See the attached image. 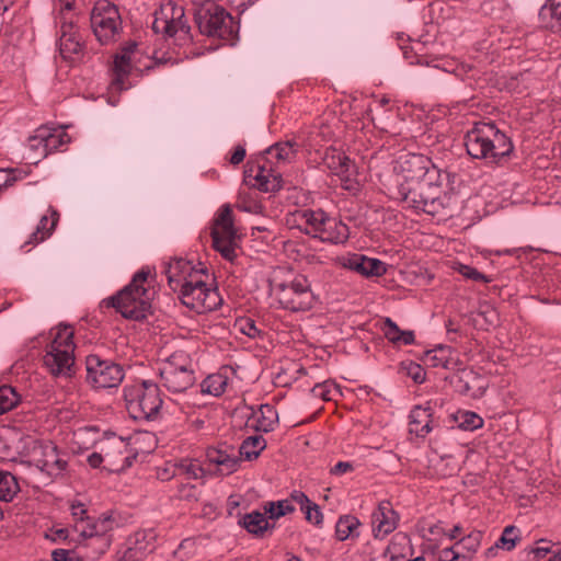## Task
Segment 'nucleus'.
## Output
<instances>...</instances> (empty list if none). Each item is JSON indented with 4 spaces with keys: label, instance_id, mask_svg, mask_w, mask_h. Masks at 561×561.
Wrapping results in <instances>:
<instances>
[{
    "label": "nucleus",
    "instance_id": "nucleus-1",
    "mask_svg": "<svg viewBox=\"0 0 561 561\" xmlns=\"http://www.w3.org/2000/svg\"><path fill=\"white\" fill-rule=\"evenodd\" d=\"M442 170H433L424 181L413 186L398 187V198L408 207L431 216L439 215L446 207V194L442 191Z\"/></svg>",
    "mask_w": 561,
    "mask_h": 561
},
{
    "label": "nucleus",
    "instance_id": "nucleus-2",
    "mask_svg": "<svg viewBox=\"0 0 561 561\" xmlns=\"http://www.w3.org/2000/svg\"><path fill=\"white\" fill-rule=\"evenodd\" d=\"M153 293L144 283H128L115 295L104 298L100 308H113L124 319L142 321L152 313Z\"/></svg>",
    "mask_w": 561,
    "mask_h": 561
},
{
    "label": "nucleus",
    "instance_id": "nucleus-3",
    "mask_svg": "<svg viewBox=\"0 0 561 561\" xmlns=\"http://www.w3.org/2000/svg\"><path fill=\"white\" fill-rule=\"evenodd\" d=\"M124 400L129 416L136 421H154L163 404L157 383L144 380L124 388Z\"/></svg>",
    "mask_w": 561,
    "mask_h": 561
},
{
    "label": "nucleus",
    "instance_id": "nucleus-4",
    "mask_svg": "<svg viewBox=\"0 0 561 561\" xmlns=\"http://www.w3.org/2000/svg\"><path fill=\"white\" fill-rule=\"evenodd\" d=\"M194 21L202 35L232 42L238 33L233 18L215 1H204L194 11Z\"/></svg>",
    "mask_w": 561,
    "mask_h": 561
},
{
    "label": "nucleus",
    "instance_id": "nucleus-5",
    "mask_svg": "<svg viewBox=\"0 0 561 561\" xmlns=\"http://www.w3.org/2000/svg\"><path fill=\"white\" fill-rule=\"evenodd\" d=\"M73 331L70 325H59L58 332L46 347L43 363L55 377H70L75 364Z\"/></svg>",
    "mask_w": 561,
    "mask_h": 561
},
{
    "label": "nucleus",
    "instance_id": "nucleus-6",
    "mask_svg": "<svg viewBox=\"0 0 561 561\" xmlns=\"http://www.w3.org/2000/svg\"><path fill=\"white\" fill-rule=\"evenodd\" d=\"M91 28L102 44L117 39L122 31V19L117 7L108 0H98L90 14Z\"/></svg>",
    "mask_w": 561,
    "mask_h": 561
},
{
    "label": "nucleus",
    "instance_id": "nucleus-7",
    "mask_svg": "<svg viewBox=\"0 0 561 561\" xmlns=\"http://www.w3.org/2000/svg\"><path fill=\"white\" fill-rule=\"evenodd\" d=\"M217 283H182L180 299L183 305L197 313L216 310L222 304Z\"/></svg>",
    "mask_w": 561,
    "mask_h": 561
},
{
    "label": "nucleus",
    "instance_id": "nucleus-8",
    "mask_svg": "<svg viewBox=\"0 0 561 561\" xmlns=\"http://www.w3.org/2000/svg\"><path fill=\"white\" fill-rule=\"evenodd\" d=\"M213 247L231 265L237 257V230L233 225L232 209L229 205L220 208L211 229Z\"/></svg>",
    "mask_w": 561,
    "mask_h": 561
},
{
    "label": "nucleus",
    "instance_id": "nucleus-9",
    "mask_svg": "<svg viewBox=\"0 0 561 561\" xmlns=\"http://www.w3.org/2000/svg\"><path fill=\"white\" fill-rule=\"evenodd\" d=\"M87 382L94 389L118 387L125 376L122 365L91 354L85 358Z\"/></svg>",
    "mask_w": 561,
    "mask_h": 561
},
{
    "label": "nucleus",
    "instance_id": "nucleus-10",
    "mask_svg": "<svg viewBox=\"0 0 561 561\" xmlns=\"http://www.w3.org/2000/svg\"><path fill=\"white\" fill-rule=\"evenodd\" d=\"M160 377L168 391L185 392L195 383V374L191 363L183 354H173L160 368Z\"/></svg>",
    "mask_w": 561,
    "mask_h": 561
},
{
    "label": "nucleus",
    "instance_id": "nucleus-11",
    "mask_svg": "<svg viewBox=\"0 0 561 561\" xmlns=\"http://www.w3.org/2000/svg\"><path fill=\"white\" fill-rule=\"evenodd\" d=\"M268 288L282 307L290 311L309 310L316 300L308 283H268Z\"/></svg>",
    "mask_w": 561,
    "mask_h": 561
},
{
    "label": "nucleus",
    "instance_id": "nucleus-12",
    "mask_svg": "<svg viewBox=\"0 0 561 561\" xmlns=\"http://www.w3.org/2000/svg\"><path fill=\"white\" fill-rule=\"evenodd\" d=\"M400 169L403 181L398 187L404 188L424 181L433 170H440L428 157L417 153L407 154L400 162Z\"/></svg>",
    "mask_w": 561,
    "mask_h": 561
},
{
    "label": "nucleus",
    "instance_id": "nucleus-13",
    "mask_svg": "<svg viewBox=\"0 0 561 561\" xmlns=\"http://www.w3.org/2000/svg\"><path fill=\"white\" fill-rule=\"evenodd\" d=\"M342 266L366 278L381 277L389 275V271H394L392 265H388L379 259L369 257L360 253H354L347 257H343Z\"/></svg>",
    "mask_w": 561,
    "mask_h": 561
},
{
    "label": "nucleus",
    "instance_id": "nucleus-14",
    "mask_svg": "<svg viewBox=\"0 0 561 561\" xmlns=\"http://www.w3.org/2000/svg\"><path fill=\"white\" fill-rule=\"evenodd\" d=\"M152 530H138L126 539L125 549L118 551L121 561H140L154 549Z\"/></svg>",
    "mask_w": 561,
    "mask_h": 561
},
{
    "label": "nucleus",
    "instance_id": "nucleus-15",
    "mask_svg": "<svg viewBox=\"0 0 561 561\" xmlns=\"http://www.w3.org/2000/svg\"><path fill=\"white\" fill-rule=\"evenodd\" d=\"M244 182L265 193H275L283 187L280 173L267 168L266 164L257 165L255 174H253V167L247 168L244 170Z\"/></svg>",
    "mask_w": 561,
    "mask_h": 561
},
{
    "label": "nucleus",
    "instance_id": "nucleus-16",
    "mask_svg": "<svg viewBox=\"0 0 561 561\" xmlns=\"http://www.w3.org/2000/svg\"><path fill=\"white\" fill-rule=\"evenodd\" d=\"M208 267L198 262L196 265L185 259H173L164 270L167 280H202V277H208Z\"/></svg>",
    "mask_w": 561,
    "mask_h": 561
},
{
    "label": "nucleus",
    "instance_id": "nucleus-17",
    "mask_svg": "<svg viewBox=\"0 0 561 561\" xmlns=\"http://www.w3.org/2000/svg\"><path fill=\"white\" fill-rule=\"evenodd\" d=\"M491 124L476 123L466 135L465 146L469 156L474 159L488 158L491 152Z\"/></svg>",
    "mask_w": 561,
    "mask_h": 561
},
{
    "label": "nucleus",
    "instance_id": "nucleus-18",
    "mask_svg": "<svg viewBox=\"0 0 561 561\" xmlns=\"http://www.w3.org/2000/svg\"><path fill=\"white\" fill-rule=\"evenodd\" d=\"M398 519L399 516L391 507L390 502H380L371 515L374 537L382 539L392 533L397 528Z\"/></svg>",
    "mask_w": 561,
    "mask_h": 561
},
{
    "label": "nucleus",
    "instance_id": "nucleus-19",
    "mask_svg": "<svg viewBox=\"0 0 561 561\" xmlns=\"http://www.w3.org/2000/svg\"><path fill=\"white\" fill-rule=\"evenodd\" d=\"M323 164L342 181L347 182L353 175L354 163L339 149H327L323 157Z\"/></svg>",
    "mask_w": 561,
    "mask_h": 561
},
{
    "label": "nucleus",
    "instance_id": "nucleus-20",
    "mask_svg": "<svg viewBox=\"0 0 561 561\" xmlns=\"http://www.w3.org/2000/svg\"><path fill=\"white\" fill-rule=\"evenodd\" d=\"M174 15L183 16V7L172 0H163L159 10L154 12L153 32L156 34L170 32V22L174 20Z\"/></svg>",
    "mask_w": 561,
    "mask_h": 561
},
{
    "label": "nucleus",
    "instance_id": "nucleus-21",
    "mask_svg": "<svg viewBox=\"0 0 561 561\" xmlns=\"http://www.w3.org/2000/svg\"><path fill=\"white\" fill-rule=\"evenodd\" d=\"M316 238L334 244L344 243L350 238V229L341 220L328 216Z\"/></svg>",
    "mask_w": 561,
    "mask_h": 561
},
{
    "label": "nucleus",
    "instance_id": "nucleus-22",
    "mask_svg": "<svg viewBox=\"0 0 561 561\" xmlns=\"http://www.w3.org/2000/svg\"><path fill=\"white\" fill-rule=\"evenodd\" d=\"M48 213L49 217L44 215L39 219L36 230L30 236V239L24 243L22 248H24L26 244H38L53 234L59 221V213L53 206L48 207Z\"/></svg>",
    "mask_w": 561,
    "mask_h": 561
},
{
    "label": "nucleus",
    "instance_id": "nucleus-23",
    "mask_svg": "<svg viewBox=\"0 0 561 561\" xmlns=\"http://www.w3.org/2000/svg\"><path fill=\"white\" fill-rule=\"evenodd\" d=\"M165 38H172L173 43L178 46H187L193 43L192 28L185 16L183 9V16L174 15V20L170 22V32L161 33Z\"/></svg>",
    "mask_w": 561,
    "mask_h": 561
},
{
    "label": "nucleus",
    "instance_id": "nucleus-24",
    "mask_svg": "<svg viewBox=\"0 0 561 561\" xmlns=\"http://www.w3.org/2000/svg\"><path fill=\"white\" fill-rule=\"evenodd\" d=\"M267 514L261 513L259 511H253L251 513L245 514L239 522V524L247 529L248 533L254 535L255 537L263 538L265 534L274 528L275 524H271L268 522Z\"/></svg>",
    "mask_w": 561,
    "mask_h": 561
},
{
    "label": "nucleus",
    "instance_id": "nucleus-25",
    "mask_svg": "<svg viewBox=\"0 0 561 561\" xmlns=\"http://www.w3.org/2000/svg\"><path fill=\"white\" fill-rule=\"evenodd\" d=\"M539 19L545 27L561 32V0H547L539 11Z\"/></svg>",
    "mask_w": 561,
    "mask_h": 561
},
{
    "label": "nucleus",
    "instance_id": "nucleus-26",
    "mask_svg": "<svg viewBox=\"0 0 561 561\" xmlns=\"http://www.w3.org/2000/svg\"><path fill=\"white\" fill-rule=\"evenodd\" d=\"M431 412L430 408L415 407L410 413V433L417 437H425L431 431Z\"/></svg>",
    "mask_w": 561,
    "mask_h": 561
},
{
    "label": "nucleus",
    "instance_id": "nucleus-27",
    "mask_svg": "<svg viewBox=\"0 0 561 561\" xmlns=\"http://www.w3.org/2000/svg\"><path fill=\"white\" fill-rule=\"evenodd\" d=\"M299 145L294 140L279 141L266 149L265 153L275 158L278 163L293 162L298 153Z\"/></svg>",
    "mask_w": 561,
    "mask_h": 561
},
{
    "label": "nucleus",
    "instance_id": "nucleus-28",
    "mask_svg": "<svg viewBox=\"0 0 561 561\" xmlns=\"http://www.w3.org/2000/svg\"><path fill=\"white\" fill-rule=\"evenodd\" d=\"M359 519L354 515H342L336 522L335 525V536L340 541H345L347 539H355L359 537Z\"/></svg>",
    "mask_w": 561,
    "mask_h": 561
},
{
    "label": "nucleus",
    "instance_id": "nucleus-29",
    "mask_svg": "<svg viewBox=\"0 0 561 561\" xmlns=\"http://www.w3.org/2000/svg\"><path fill=\"white\" fill-rule=\"evenodd\" d=\"M253 427L259 432H272L278 420L277 411L271 404H261L259 411L252 415Z\"/></svg>",
    "mask_w": 561,
    "mask_h": 561
},
{
    "label": "nucleus",
    "instance_id": "nucleus-30",
    "mask_svg": "<svg viewBox=\"0 0 561 561\" xmlns=\"http://www.w3.org/2000/svg\"><path fill=\"white\" fill-rule=\"evenodd\" d=\"M449 423L462 431H474L483 425V420L474 412L458 410L449 415Z\"/></svg>",
    "mask_w": 561,
    "mask_h": 561
},
{
    "label": "nucleus",
    "instance_id": "nucleus-31",
    "mask_svg": "<svg viewBox=\"0 0 561 561\" xmlns=\"http://www.w3.org/2000/svg\"><path fill=\"white\" fill-rule=\"evenodd\" d=\"M207 458L210 462L219 466L224 474H230L234 472L238 469L240 462L237 457L230 456L226 451L215 448L208 450Z\"/></svg>",
    "mask_w": 561,
    "mask_h": 561
},
{
    "label": "nucleus",
    "instance_id": "nucleus-32",
    "mask_svg": "<svg viewBox=\"0 0 561 561\" xmlns=\"http://www.w3.org/2000/svg\"><path fill=\"white\" fill-rule=\"evenodd\" d=\"M265 448L266 440L263 436H249L242 442L239 448V454L247 460H253L256 459Z\"/></svg>",
    "mask_w": 561,
    "mask_h": 561
},
{
    "label": "nucleus",
    "instance_id": "nucleus-33",
    "mask_svg": "<svg viewBox=\"0 0 561 561\" xmlns=\"http://www.w3.org/2000/svg\"><path fill=\"white\" fill-rule=\"evenodd\" d=\"M19 492L16 478L9 471L0 470V501L11 502Z\"/></svg>",
    "mask_w": 561,
    "mask_h": 561
},
{
    "label": "nucleus",
    "instance_id": "nucleus-34",
    "mask_svg": "<svg viewBox=\"0 0 561 561\" xmlns=\"http://www.w3.org/2000/svg\"><path fill=\"white\" fill-rule=\"evenodd\" d=\"M553 547L554 545L550 540L540 539L534 545L528 546L525 552L529 561H547V559L556 552Z\"/></svg>",
    "mask_w": 561,
    "mask_h": 561
},
{
    "label": "nucleus",
    "instance_id": "nucleus-35",
    "mask_svg": "<svg viewBox=\"0 0 561 561\" xmlns=\"http://www.w3.org/2000/svg\"><path fill=\"white\" fill-rule=\"evenodd\" d=\"M520 530L513 525L506 526L493 548L501 549L503 551H512L516 548L520 541Z\"/></svg>",
    "mask_w": 561,
    "mask_h": 561
},
{
    "label": "nucleus",
    "instance_id": "nucleus-36",
    "mask_svg": "<svg viewBox=\"0 0 561 561\" xmlns=\"http://www.w3.org/2000/svg\"><path fill=\"white\" fill-rule=\"evenodd\" d=\"M114 78L112 80V84L115 85L117 89L123 90L124 87V79L129 75L130 72V58L127 55H121L116 56L114 60Z\"/></svg>",
    "mask_w": 561,
    "mask_h": 561
},
{
    "label": "nucleus",
    "instance_id": "nucleus-37",
    "mask_svg": "<svg viewBox=\"0 0 561 561\" xmlns=\"http://www.w3.org/2000/svg\"><path fill=\"white\" fill-rule=\"evenodd\" d=\"M513 151V144L511 139L500 131L493 128V161L500 160Z\"/></svg>",
    "mask_w": 561,
    "mask_h": 561
},
{
    "label": "nucleus",
    "instance_id": "nucleus-38",
    "mask_svg": "<svg viewBox=\"0 0 561 561\" xmlns=\"http://www.w3.org/2000/svg\"><path fill=\"white\" fill-rule=\"evenodd\" d=\"M302 217L306 219V224L309 227L306 229V233L312 234L314 238L318 236L323 222L328 218L325 213L322 210H305Z\"/></svg>",
    "mask_w": 561,
    "mask_h": 561
},
{
    "label": "nucleus",
    "instance_id": "nucleus-39",
    "mask_svg": "<svg viewBox=\"0 0 561 561\" xmlns=\"http://www.w3.org/2000/svg\"><path fill=\"white\" fill-rule=\"evenodd\" d=\"M59 48L64 57H67L71 54H78L82 49V44L79 35L61 33L59 37Z\"/></svg>",
    "mask_w": 561,
    "mask_h": 561
},
{
    "label": "nucleus",
    "instance_id": "nucleus-40",
    "mask_svg": "<svg viewBox=\"0 0 561 561\" xmlns=\"http://www.w3.org/2000/svg\"><path fill=\"white\" fill-rule=\"evenodd\" d=\"M227 382L220 375H210L202 382V392L218 397L225 392Z\"/></svg>",
    "mask_w": 561,
    "mask_h": 561
},
{
    "label": "nucleus",
    "instance_id": "nucleus-41",
    "mask_svg": "<svg viewBox=\"0 0 561 561\" xmlns=\"http://www.w3.org/2000/svg\"><path fill=\"white\" fill-rule=\"evenodd\" d=\"M20 396L11 386L0 387V414L12 410L19 402Z\"/></svg>",
    "mask_w": 561,
    "mask_h": 561
},
{
    "label": "nucleus",
    "instance_id": "nucleus-42",
    "mask_svg": "<svg viewBox=\"0 0 561 561\" xmlns=\"http://www.w3.org/2000/svg\"><path fill=\"white\" fill-rule=\"evenodd\" d=\"M265 514L270 519H277L282 516H285L288 513L294 512L295 507L288 500H283L278 502H270L264 506Z\"/></svg>",
    "mask_w": 561,
    "mask_h": 561
},
{
    "label": "nucleus",
    "instance_id": "nucleus-43",
    "mask_svg": "<svg viewBox=\"0 0 561 561\" xmlns=\"http://www.w3.org/2000/svg\"><path fill=\"white\" fill-rule=\"evenodd\" d=\"M489 306L481 305L480 308L471 313V322L477 330L489 331L490 321L488 318Z\"/></svg>",
    "mask_w": 561,
    "mask_h": 561
},
{
    "label": "nucleus",
    "instance_id": "nucleus-44",
    "mask_svg": "<svg viewBox=\"0 0 561 561\" xmlns=\"http://www.w3.org/2000/svg\"><path fill=\"white\" fill-rule=\"evenodd\" d=\"M114 519L111 515H102L96 520L92 522V531H94L95 538L105 536L113 529Z\"/></svg>",
    "mask_w": 561,
    "mask_h": 561
},
{
    "label": "nucleus",
    "instance_id": "nucleus-45",
    "mask_svg": "<svg viewBox=\"0 0 561 561\" xmlns=\"http://www.w3.org/2000/svg\"><path fill=\"white\" fill-rule=\"evenodd\" d=\"M454 272L458 273L465 278L471 280H489L484 275L479 273L474 267L462 264L460 262H454L451 265Z\"/></svg>",
    "mask_w": 561,
    "mask_h": 561
},
{
    "label": "nucleus",
    "instance_id": "nucleus-46",
    "mask_svg": "<svg viewBox=\"0 0 561 561\" xmlns=\"http://www.w3.org/2000/svg\"><path fill=\"white\" fill-rule=\"evenodd\" d=\"M401 370L413 379L415 383H422L425 381V370L420 364L414 362L401 363Z\"/></svg>",
    "mask_w": 561,
    "mask_h": 561
},
{
    "label": "nucleus",
    "instance_id": "nucleus-47",
    "mask_svg": "<svg viewBox=\"0 0 561 561\" xmlns=\"http://www.w3.org/2000/svg\"><path fill=\"white\" fill-rule=\"evenodd\" d=\"M236 327L242 334L251 339H255L261 335V330L256 328L255 321L250 318L239 319L236 322Z\"/></svg>",
    "mask_w": 561,
    "mask_h": 561
},
{
    "label": "nucleus",
    "instance_id": "nucleus-48",
    "mask_svg": "<svg viewBox=\"0 0 561 561\" xmlns=\"http://www.w3.org/2000/svg\"><path fill=\"white\" fill-rule=\"evenodd\" d=\"M44 467L48 469H57L58 471H62L67 467V461L60 459L57 455V447L51 446L50 451L45 454Z\"/></svg>",
    "mask_w": 561,
    "mask_h": 561
},
{
    "label": "nucleus",
    "instance_id": "nucleus-49",
    "mask_svg": "<svg viewBox=\"0 0 561 561\" xmlns=\"http://www.w3.org/2000/svg\"><path fill=\"white\" fill-rule=\"evenodd\" d=\"M178 495L182 500L186 501H198L201 492L191 483H181L178 486Z\"/></svg>",
    "mask_w": 561,
    "mask_h": 561
},
{
    "label": "nucleus",
    "instance_id": "nucleus-50",
    "mask_svg": "<svg viewBox=\"0 0 561 561\" xmlns=\"http://www.w3.org/2000/svg\"><path fill=\"white\" fill-rule=\"evenodd\" d=\"M61 147L60 138L56 130L47 128L45 133L44 157Z\"/></svg>",
    "mask_w": 561,
    "mask_h": 561
},
{
    "label": "nucleus",
    "instance_id": "nucleus-51",
    "mask_svg": "<svg viewBox=\"0 0 561 561\" xmlns=\"http://www.w3.org/2000/svg\"><path fill=\"white\" fill-rule=\"evenodd\" d=\"M45 133H47V127H41L36 130V134L34 136L28 138L30 149L39 151V153L43 157H44Z\"/></svg>",
    "mask_w": 561,
    "mask_h": 561
},
{
    "label": "nucleus",
    "instance_id": "nucleus-52",
    "mask_svg": "<svg viewBox=\"0 0 561 561\" xmlns=\"http://www.w3.org/2000/svg\"><path fill=\"white\" fill-rule=\"evenodd\" d=\"M382 331L389 342L398 344V335H400L401 330L394 321L386 318L382 323Z\"/></svg>",
    "mask_w": 561,
    "mask_h": 561
},
{
    "label": "nucleus",
    "instance_id": "nucleus-53",
    "mask_svg": "<svg viewBox=\"0 0 561 561\" xmlns=\"http://www.w3.org/2000/svg\"><path fill=\"white\" fill-rule=\"evenodd\" d=\"M178 470L181 474H185L187 479H198L204 473L202 467L194 462H182Z\"/></svg>",
    "mask_w": 561,
    "mask_h": 561
},
{
    "label": "nucleus",
    "instance_id": "nucleus-54",
    "mask_svg": "<svg viewBox=\"0 0 561 561\" xmlns=\"http://www.w3.org/2000/svg\"><path fill=\"white\" fill-rule=\"evenodd\" d=\"M301 512L305 514V518L309 523H312L314 525H320L322 523L323 515L318 504L312 502L311 504L307 505Z\"/></svg>",
    "mask_w": 561,
    "mask_h": 561
},
{
    "label": "nucleus",
    "instance_id": "nucleus-55",
    "mask_svg": "<svg viewBox=\"0 0 561 561\" xmlns=\"http://www.w3.org/2000/svg\"><path fill=\"white\" fill-rule=\"evenodd\" d=\"M424 360L432 367H447V360L439 357L436 350L426 351Z\"/></svg>",
    "mask_w": 561,
    "mask_h": 561
},
{
    "label": "nucleus",
    "instance_id": "nucleus-56",
    "mask_svg": "<svg viewBox=\"0 0 561 561\" xmlns=\"http://www.w3.org/2000/svg\"><path fill=\"white\" fill-rule=\"evenodd\" d=\"M75 530L84 539L95 537L94 531H92V522H88L87 524L83 522L77 523L75 525Z\"/></svg>",
    "mask_w": 561,
    "mask_h": 561
},
{
    "label": "nucleus",
    "instance_id": "nucleus-57",
    "mask_svg": "<svg viewBox=\"0 0 561 561\" xmlns=\"http://www.w3.org/2000/svg\"><path fill=\"white\" fill-rule=\"evenodd\" d=\"M53 561H81L79 558L70 557L69 550L66 549H55L51 552Z\"/></svg>",
    "mask_w": 561,
    "mask_h": 561
},
{
    "label": "nucleus",
    "instance_id": "nucleus-58",
    "mask_svg": "<svg viewBox=\"0 0 561 561\" xmlns=\"http://www.w3.org/2000/svg\"><path fill=\"white\" fill-rule=\"evenodd\" d=\"M156 277V274H152V271L149 266H144L139 271H137L130 280H148V278Z\"/></svg>",
    "mask_w": 561,
    "mask_h": 561
},
{
    "label": "nucleus",
    "instance_id": "nucleus-59",
    "mask_svg": "<svg viewBox=\"0 0 561 561\" xmlns=\"http://www.w3.org/2000/svg\"><path fill=\"white\" fill-rule=\"evenodd\" d=\"M291 499L299 504L301 511L307 505L312 503V501H310L309 497L301 491H294L291 494Z\"/></svg>",
    "mask_w": 561,
    "mask_h": 561
},
{
    "label": "nucleus",
    "instance_id": "nucleus-60",
    "mask_svg": "<svg viewBox=\"0 0 561 561\" xmlns=\"http://www.w3.org/2000/svg\"><path fill=\"white\" fill-rule=\"evenodd\" d=\"M353 465L347 461H339L334 467L331 468L330 472L332 474H343L345 472L352 471Z\"/></svg>",
    "mask_w": 561,
    "mask_h": 561
},
{
    "label": "nucleus",
    "instance_id": "nucleus-61",
    "mask_svg": "<svg viewBox=\"0 0 561 561\" xmlns=\"http://www.w3.org/2000/svg\"><path fill=\"white\" fill-rule=\"evenodd\" d=\"M245 157V149L242 146H237L230 157V163L237 165L243 161Z\"/></svg>",
    "mask_w": 561,
    "mask_h": 561
},
{
    "label": "nucleus",
    "instance_id": "nucleus-62",
    "mask_svg": "<svg viewBox=\"0 0 561 561\" xmlns=\"http://www.w3.org/2000/svg\"><path fill=\"white\" fill-rule=\"evenodd\" d=\"M460 553L455 550V547L444 549L440 553L439 561H457Z\"/></svg>",
    "mask_w": 561,
    "mask_h": 561
},
{
    "label": "nucleus",
    "instance_id": "nucleus-63",
    "mask_svg": "<svg viewBox=\"0 0 561 561\" xmlns=\"http://www.w3.org/2000/svg\"><path fill=\"white\" fill-rule=\"evenodd\" d=\"M414 343V332L413 331H402L400 335H398V344L411 345Z\"/></svg>",
    "mask_w": 561,
    "mask_h": 561
},
{
    "label": "nucleus",
    "instance_id": "nucleus-64",
    "mask_svg": "<svg viewBox=\"0 0 561 561\" xmlns=\"http://www.w3.org/2000/svg\"><path fill=\"white\" fill-rule=\"evenodd\" d=\"M16 178L11 176L10 174L5 173L3 170H0V191L2 187L7 188L11 186L15 182Z\"/></svg>",
    "mask_w": 561,
    "mask_h": 561
}]
</instances>
